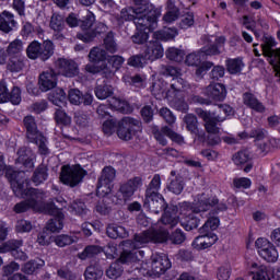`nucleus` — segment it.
Here are the masks:
<instances>
[{
	"mask_svg": "<svg viewBox=\"0 0 280 280\" xmlns=\"http://www.w3.org/2000/svg\"><path fill=\"white\" fill-rule=\"evenodd\" d=\"M25 172L14 171L12 168L7 170L5 177L8 178L13 194L16 198H25L24 201L16 203L13 207L15 213H25V211H38L40 209V202L45 199V192L36 188H27L25 184Z\"/></svg>",
	"mask_w": 280,
	"mask_h": 280,
	"instance_id": "nucleus-1",
	"label": "nucleus"
},
{
	"mask_svg": "<svg viewBox=\"0 0 280 280\" xmlns=\"http://www.w3.org/2000/svg\"><path fill=\"white\" fill-rule=\"evenodd\" d=\"M213 207H215L214 213L226 211V209H229L226 203L220 202L218 197L209 196L205 192L197 196V200L192 206L191 203L184 201L182 203V209H185L187 212L182 226H184L186 231H194V229H198V226H200V218H202L200 213L211 211Z\"/></svg>",
	"mask_w": 280,
	"mask_h": 280,
	"instance_id": "nucleus-2",
	"label": "nucleus"
},
{
	"mask_svg": "<svg viewBox=\"0 0 280 280\" xmlns=\"http://www.w3.org/2000/svg\"><path fill=\"white\" fill-rule=\"evenodd\" d=\"M170 240L171 244H183L185 242V233L179 229L175 230L171 235L167 230H154L150 229L142 233L135 234L133 241H125L122 246L125 248H131V250H139L143 248L145 244H165Z\"/></svg>",
	"mask_w": 280,
	"mask_h": 280,
	"instance_id": "nucleus-3",
	"label": "nucleus"
},
{
	"mask_svg": "<svg viewBox=\"0 0 280 280\" xmlns=\"http://www.w3.org/2000/svg\"><path fill=\"white\" fill-rule=\"evenodd\" d=\"M89 59L90 62L94 63L85 65L86 73H91L92 75L101 73L106 80H110V78L115 77V72L110 70V67L106 62V50H104V48L93 47L90 50Z\"/></svg>",
	"mask_w": 280,
	"mask_h": 280,
	"instance_id": "nucleus-4",
	"label": "nucleus"
},
{
	"mask_svg": "<svg viewBox=\"0 0 280 280\" xmlns=\"http://www.w3.org/2000/svg\"><path fill=\"white\" fill-rule=\"evenodd\" d=\"M195 113L199 119L205 121L207 132L210 135H218L220 132L218 124H222L229 115H233V107L226 104L219 105V113H224L225 116L215 115V113H211L210 110H205L202 108H196Z\"/></svg>",
	"mask_w": 280,
	"mask_h": 280,
	"instance_id": "nucleus-5",
	"label": "nucleus"
},
{
	"mask_svg": "<svg viewBox=\"0 0 280 280\" xmlns=\"http://www.w3.org/2000/svg\"><path fill=\"white\" fill-rule=\"evenodd\" d=\"M118 25H124L126 21H133L137 30H143V27H150L156 30V26L141 12H138L135 7H126L121 9L120 14L116 16Z\"/></svg>",
	"mask_w": 280,
	"mask_h": 280,
	"instance_id": "nucleus-6",
	"label": "nucleus"
},
{
	"mask_svg": "<svg viewBox=\"0 0 280 280\" xmlns=\"http://www.w3.org/2000/svg\"><path fill=\"white\" fill-rule=\"evenodd\" d=\"M143 250L132 252L130 249H124L119 259H117L115 262H112L109 268L106 270L108 279H119L124 272V267L121 264H130V261H135V259L143 257Z\"/></svg>",
	"mask_w": 280,
	"mask_h": 280,
	"instance_id": "nucleus-7",
	"label": "nucleus"
},
{
	"mask_svg": "<svg viewBox=\"0 0 280 280\" xmlns=\"http://www.w3.org/2000/svg\"><path fill=\"white\" fill-rule=\"evenodd\" d=\"M54 42L47 39L42 44L37 40H33L26 48V56L30 60H49L54 56Z\"/></svg>",
	"mask_w": 280,
	"mask_h": 280,
	"instance_id": "nucleus-8",
	"label": "nucleus"
},
{
	"mask_svg": "<svg viewBox=\"0 0 280 280\" xmlns=\"http://www.w3.org/2000/svg\"><path fill=\"white\" fill-rule=\"evenodd\" d=\"M84 176H86V171L80 164L72 166L65 165L61 167L60 180L63 185H68V187H78Z\"/></svg>",
	"mask_w": 280,
	"mask_h": 280,
	"instance_id": "nucleus-9",
	"label": "nucleus"
},
{
	"mask_svg": "<svg viewBox=\"0 0 280 280\" xmlns=\"http://www.w3.org/2000/svg\"><path fill=\"white\" fill-rule=\"evenodd\" d=\"M160 75L174 78L168 89V94L180 93V91L185 89V80L180 78V75H183V70L179 67L162 65L160 66Z\"/></svg>",
	"mask_w": 280,
	"mask_h": 280,
	"instance_id": "nucleus-10",
	"label": "nucleus"
},
{
	"mask_svg": "<svg viewBox=\"0 0 280 280\" xmlns=\"http://www.w3.org/2000/svg\"><path fill=\"white\" fill-rule=\"evenodd\" d=\"M141 126V121L130 118L124 117L118 121V128L116 129L117 137L121 139V141H131L132 137L137 132L136 128Z\"/></svg>",
	"mask_w": 280,
	"mask_h": 280,
	"instance_id": "nucleus-11",
	"label": "nucleus"
},
{
	"mask_svg": "<svg viewBox=\"0 0 280 280\" xmlns=\"http://www.w3.org/2000/svg\"><path fill=\"white\" fill-rule=\"evenodd\" d=\"M45 213H48V215H55L54 219H50L47 224V230L51 231V233H56L58 231H62V228L65 226V223L62 220H65V215L62 212H60V209H58V206L54 201L48 202L44 206Z\"/></svg>",
	"mask_w": 280,
	"mask_h": 280,
	"instance_id": "nucleus-12",
	"label": "nucleus"
},
{
	"mask_svg": "<svg viewBox=\"0 0 280 280\" xmlns=\"http://www.w3.org/2000/svg\"><path fill=\"white\" fill-rule=\"evenodd\" d=\"M21 246H23V240H9L0 245V254L10 253L16 261H27L30 256L21 249Z\"/></svg>",
	"mask_w": 280,
	"mask_h": 280,
	"instance_id": "nucleus-13",
	"label": "nucleus"
},
{
	"mask_svg": "<svg viewBox=\"0 0 280 280\" xmlns=\"http://www.w3.org/2000/svg\"><path fill=\"white\" fill-rule=\"evenodd\" d=\"M133 3V8L140 12L143 16H145L155 27L159 21V16H161V10L156 9L154 4L150 3V0H131Z\"/></svg>",
	"mask_w": 280,
	"mask_h": 280,
	"instance_id": "nucleus-14",
	"label": "nucleus"
},
{
	"mask_svg": "<svg viewBox=\"0 0 280 280\" xmlns=\"http://www.w3.org/2000/svg\"><path fill=\"white\" fill-rule=\"evenodd\" d=\"M117 172L113 168V166H105L98 178L97 194H101V196H108V194L113 191L112 183L115 180Z\"/></svg>",
	"mask_w": 280,
	"mask_h": 280,
	"instance_id": "nucleus-15",
	"label": "nucleus"
},
{
	"mask_svg": "<svg viewBox=\"0 0 280 280\" xmlns=\"http://www.w3.org/2000/svg\"><path fill=\"white\" fill-rule=\"evenodd\" d=\"M260 47L262 55L270 59V65H275L280 70V48L275 49L277 42L270 36H265Z\"/></svg>",
	"mask_w": 280,
	"mask_h": 280,
	"instance_id": "nucleus-16",
	"label": "nucleus"
},
{
	"mask_svg": "<svg viewBox=\"0 0 280 280\" xmlns=\"http://www.w3.org/2000/svg\"><path fill=\"white\" fill-rule=\"evenodd\" d=\"M255 246L258 250V255L262 259H265V261H268L269 264H275V261L279 259V253L277 252V248L268 240L258 238L255 242Z\"/></svg>",
	"mask_w": 280,
	"mask_h": 280,
	"instance_id": "nucleus-17",
	"label": "nucleus"
},
{
	"mask_svg": "<svg viewBox=\"0 0 280 280\" xmlns=\"http://www.w3.org/2000/svg\"><path fill=\"white\" fill-rule=\"evenodd\" d=\"M152 133L161 145H167V139H165V137H168V139L171 141H174L175 143H183L185 141V138H183V136L175 132L174 130H172V128L167 126L162 127L161 130H159V127H153Z\"/></svg>",
	"mask_w": 280,
	"mask_h": 280,
	"instance_id": "nucleus-18",
	"label": "nucleus"
},
{
	"mask_svg": "<svg viewBox=\"0 0 280 280\" xmlns=\"http://www.w3.org/2000/svg\"><path fill=\"white\" fill-rule=\"evenodd\" d=\"M142 185L141 177H133L128 179L127 182L120 184L118 189V198H121L124 202H128L130 198L135 196L137 189H139Z\"/></svg>",
	"mask_w": 280,
	"mask_h": 280,
	"instance_id": "nucleus-19",
	"label": "nucleus"
},
{
	"mask_svg": "<svg viewBox=\"0 0 280 280\" xmlns=\"http://www.w3.org/2000/svg\"><path fill=\"white\" fill-rule=\"evenodd\" d=\"M143 208L158 215V213H161L167 209V203L165 202L163 195H149L144 196Z\"/></svg>",
	"mask_w": 280,
	"mask_h": 280,
	"instance_id": "nucleus-20",
	"label": "nucleus"
},
{
	"mask_svg": "<svg viewBox=\"0 0 280 280\" xmlns=\"http://www.w3.org/2000/svg\"><path fill=\"white\" fill-rule=\"evenodd\" d=\"M170 268H172V261H170L167 254H153L151 256V269L154 275H164Z\"/></svg>",
	"mask_w": 280,
	"mask_h": 280,
	"instance_id": "nucleus-21",
	"label": "nucleus"
},
{
	"mask_svg": "<svg viewBox=\"0 0 280 280\" xmlns=\"http://www.w3.org/2000/svg\"><path fill=\"white\" fill-rule=\"evenodd\" d=\"M56 67L65 78H75V75H80V68L78 63L71 59L60 58L56 61Z\"/></svg>",
	"mask_w": 280,
	"mask_h": 280,
	"instance_id": "nucleus-22",
	"label": "nucleus"
},
{
	"mask_svg": "<svg viewBox=\"0 0 280 280\" xmlns=\"http://www.w3.org/2000/svg\"><path fill=\"white\" fill-rule=\"evenodd\" d=\"M0 102H11V104H21V89L13 86L11 92L8 91L5 81L0 82Z\"/></svg>",
	"mask_w": 280,
	"mask_h": 280,
	"instance_id": "nucleus-23",
	"label": "nucleus"
},
{
	"mask_svg": "<svg viewBox=\"0 0 280 280\" xmlns=\"http://www.w3.org/2000/svg\"><path fill=\"white\" fill-rule=\"evenodd\" d=\"M39 89L43 93H47V91H51V89H56L58 84V74L54 70H46L39 74Z\"/></svg>",
	"mask_w": 280,
	"mask_h": 280,
	"instance_id": "nucleus-24",
	"label": "nucleus"
},
{
	"mask_svg": "<svg viewBox=\"0 0 280 280\" xmlns=\"http://www.w3.org/2000/svg\"><path fill=\"white\" fill-rule=\"evenodd\" d=\"M18 159L15 163L23 165L27 170H34V161H36V154L27 147H21L16 152Z\"/></svg>",
	"mask_w": 280,
	"mask_h": 280,
	"instance_id": "nucleus-25",
	"label": "nucleus"
},
{
	"mask_svg": "<svg viewBox=\"0 0 280 280\" xmlns=\"http://www.w3.org/2000/svg\"><path fill=\"white\" fill-rule=\"evenodd\" d=\"M205 95L213 102H224L226 100V86L222 83H211L206 88Z\"/></svg>",
	"mask_w": 280,
	"mask_h": 280,
	"instance_id": "nucleus-26",
	"label": "nucleus"
},
{
	"mask_svg": "<svg viewBox=\"0 0 280 280\" xmlns=\"http://www.w3.org/2000/svg\"><path fill=\"white\" fill-rule=\"evenodd\" d=\"M218 242V236L211 232L200 233L192 242V246L197 250H205L206 248H211L213 244Z\"/></svg>",
	"mask_w": 280,
	"mask_h": 280,
	"instance_id": "nucleus-27",
	"label": "nucleus"
},
{
	"mask_svg": "<svg viewBox=\"0 0 280 280\" xmlns=\"http://www.w3.org/2000/svg\"><path fill=\"white\" fill-rule=\"evenodd\" d=\"M68 98L70 104H74V106H80V104H84V106H91L93 104V95L90 93L82 94L80 90H70L68 94Z\"/></svg>",
	"mask_w": 280,
	"mask_h": 280,
	"instance_id": "nucleus-28",
	"label": "nucleus"
},
{
	"mask_svg": "<svg viewBox=\"0 0 280 280\" xmlns=\"http://www.w3.org/2000/svg\"><path fill=\"white\" fill-rule=\"evenodd\" d=\"M232 161L234 165H237V167L242 165H246L244 167V172L248 174L250 170H253V164L250 163V152L248 150H241L233 154Z\"/></svg>",
	"mask_w": 280,
	"mask_h": 280,
	"instance_id": "nucleus-29",
	"label": "nucleus"
},
{
	"mask_svg": "<svg viewBox=\"0 0 280 280\" xmlns=\"http://www.w3.org/2000/svg\"><path fill=\"white\" fill-rule=\"evenodd\" d=\"M243 104L247 106V108L255 110V113H266V106L264 103H261L259 98L250 92H245L243 94Z\"/></svg>",
	"mask_w": 280,
	"mask_h": 280,
	"instance_id": "nucleus-30",
	"label": "nucleus"
},
{
	"mask_svg": "<svg viewBox=\"0 0 280 280\" xmlns=\"http://www.w3.org/2000/svg\"><path fill=\"white\" fill-rule=\"evenodd\" d=\"M144 56L148 60H159V58H163V46L158 40L147 43Z\"/></svg>",
	"mask_w": 280,
	"mask_h": 280,
	"instance_id": "nucleus-31",
	"label": "nucleus"
},
{
	"mask_svg": "<svg viewBox=\"0 0 280 280\" xmlns=\"http://www.w3.org/2000/svg\"><path fill=\"white\" fill-rule=\"evenodd\" d=\"M16 27V21L14 20V14L10 11H3L0 13V32L4 34H10L12 30Z\"/></svg>",
	"mask_w": 280,
	"mask_h": 280,
	"instance_id": "nucleus-32",
	"label": "nucleus"
},
{
	"mask_svg": "<svg viewBox=\"0 0 280 280\" xmlns=\"http://www.w3.org/2000/svg\"><path fill=\"white\" fill-rule=\"evenodd\" d=\"M24 127L26 128V138L28 141H34L40 131L38 130V125L36 124V118L28 115L23 119Z\"/></svg>",
	"mask_w": 280,
	"mask_h": 280,
	"instance_id": "nucleus-33",
	"label": "nucleus"
},
{
	"mask_svg": "<svg viewBox=\"0 0 280 280\" xmlns=\"http://www.w3.org/2000/svg\"><path fill=\"white\" fill-rule=\"evenodd\" d=\"M249 275H252L254 280H272L268 272V267L264 265L259 266L257 262H252L249 267Z\"/></svg>",
	"mask_w": 280,
	"mask_h": 280,
	"instance_id": "nucleus-34",
	"label": "nucleus"
},
{
	"mask_svg": "<svg viewBox=\"0 0 280 280\" xmlns=\"http://www.w3.org/2000/svg\"><path fill=\"white\" fill-rule=\"evenodd\" d=\"M107 31H108V26H106V24L98 23L94 31L79 33L77 35V38H79V40H83V43H91V40H93V38H95V36H97V34H104Z\"/></svg>",
	"mask_w": 280,
	"mask_h": 280,
	"instance_id": "nucleus-35",
	"label": "nucleus"
},
{
	"mask_svg": "<svg viewBox=\"0 0 280 280\" xmlns=\"http://www.w3.org/2000/svg\"><path fill=\"white\" fill-rule=\"evenodd\" d=\"M186 125V130L194 135L195 137H200V128H198V117L194 114H186L183 118Z\"/></svg>",
	"mask_w": 280,
	"mask_h": 280,
	"instance_id": "nucleus-36",
	"label": "nucleus"
},
{
	"mask_svg": "<svg viewBox=\"0 0 280 280\" xmlns=\"http://www.w3.org/2000/svg\"><path fill=\"white\" fill-rule=\"evenodd\" d=\"M178 36V30L175 27H164L163 30L153 33L155 40H174Z\"/></svg>",
	"mask_w": 280,
	"mask_h": 280,
	"instance_id": "nucleus-37",
	"label": "nucleus"
},
{
	"mask_svg": "<svg viewBox=\"0 0 280 280\" xmlns=\"http://www.w3.org/2000/svg\"><path fill=\"white\" fill-rule=\"evenodd\" d=\"M44 266L45 260L37 258L23 264L21 270L24 272V275H34L36 270H40V268Z\"/></svg>",
	"mask_w": 280,
	"mask_h": 280,
	"instance_id": "nucleus-38",
	"label": "nucleus"
},
{
	"mask_svg": "<svg viewBox=\"0 0 280 280\" xmlns=\"http://www.w3.org/2000/svg\"><path fill=\"white\" fill-rule=\"evenodd\" d=\"M49 168H47V165L40 164L37 166V168L34 171L32 176V182L35 185H42V183H45L47 178H49Z\"/></svg>",
	"mask_w": 280,
	"mask_h": 280,
	"instance_id": "nucleus-39",
	"label": "nucleus"
},
{
	"mask_svg": "<svg viewBox=\"0 0 280 280\" xmlns=\"http://www.w3.org/2000/svg\"><path fill=\"white\" fill-rule=\"evenodd\" d=\"M137 30L138 32L131 36L132 43H135V45H145L150 38V32L154 31V28L142 27Z\"/></svg>",
	"mask_w": 280,
	"mask_h": 280,
	"instance_id": "nucleus-40",
	"label": "nucleus"
},
{
	"mask_svg": "<svg viewBox=\"0 0 280 280\" xmlns=\"http://www.w3.org/2000/svg\"><path fill=\"white\" fill-rule=\"evenodd\" d=\"M220 226V219L215 217V212H209L208 213V220L205 222V224L199 229V233H209L210 231H215Z\"/></svg>",
	"mask_w": 280,
	"mask_h": 280,
	"instance_id": "nucleus-41",
	"label": "nucleus"
},
{
	"mask_svg": "<svg viewBox=\"0 0 280 280\" xmlns=\"http://www.w3.org/2000/svg\"><path fill=\"white\" fill-rule=\"evenodd\" d=\"M106 234L112 240H117V237L126 238L128 237V230L121 225L110 224L106 229Z\"/></svg>",
	"mask_w": 280,
	"mask_h": 280,
	"instance_id": "nucleus-42",
	"label": "nucleus"
},
{
	"mask_svg": "<svg viewBox=\"0 0 280 280\" xmlns=\"http://www.w3.org/2000/svg\"><path fill=\"white\" fill-rule=\"evenodd\" d=\"M7 67H8V70L11 71V73H20V71H23L25 67V61L23 60V56L10 57Z\"/></svg>",
	"mask_w": 280,
	"mask_h": 280,
	"instance_id": "nucleus-43",
	"label": "nucleus"
},
{
	"mask_svg": "<svg viewBox=\"0 0 280 280\" xmlns=\"http://www.w3.org/2000/svg\"><path fill=\"white\" fill-rule=\"evenodd\" d=\"M162 224L166 226L167 229H174L176 224H178V214H176V211H165L164 214L161 218Z\"/></svg>",
	"mask_w": 280,
	"mask_h": 280,
	"instance_id": "nucleus-44",
	"label": "nucleus"
},
{
	"mask_svg": "<svg viewBox=\"0 0 280 280\" xmlns=\"http://www.w3.org/2000/svg\"><path fill=\"white\" fill-rule=\"evenodd\" d=\"M48 100L55 104V106H61V104H65V100H67V94L65 90L57 88L48 94Z\"/></svg>",
	"mask_w": 280,
	"mask_h": 280,
	"instance_id": "nucleus-45",
	"label": "nucleus"
},
{
	"mask_svg": "<svg viewBox=\"0 0 280 280\" xmlns=\"http://www.w3.org/2000/svg\"><path fill=\"white\" fill-rule=\"evenodd\" d=\"M161 189V175L155 174L152 180L149 183L145 189V196H156L161 195L159 191Z\"/></svg>",
	"mask_w": 280,
	"mask_h": 280,
	"instance_id": "nucleus-46",
	"label": "nucleus"
},
{
	"mask_svg": "<svg viewBox=\"0 0 280 280\" xmlns=\"http://www.w3.org/2000/svg\"><path fill=\"white\" fill-rule=\"evenodd\" d=\"M85 280H98L104 277V270L100 266H89L84 271Z\"/></svg>",
	"mask_w": 280,
	"mask_h": 280,
	"instance_id": "nucleus-47",
	"label": "nucleus"
},
{
	"mask_svg": "<svg viewBox=\"0 0 280 280\" xmlns=\"http://www.w3.org/2000/svg\"><path fill=\"white\" fill-rule=\"evenodd\" d=\"M70 209L77 215L84 218V215H89V208H86V203L84 201L77 199L70 203Z\"/></svg>",
	"mask_w": 280,
	"mask_h": 280,
	"instance_id": "nucleus-48",
	"label": "nucleus"
},
{
	"mask_svg": "<svg viewBox=\"0 0 280 280\" xmlns=\"http://www.w3.org/2000/svg\"><path fill=\"white\" fill-rule=\"evenodd\" d=\"M54 242L59 248H65V246H71V244H75V242H78V237L68 234H61L55 236Z\"/></svg>",
	"mask_w": 280,
	"mask_h": 280,
	"instance_id": "nucleus-49",
	"label": "nucleus"
},
{
	"mask_svg": "<svg viewBox=\"0 0 280 280\" xmlns=\"http://www.w3.org/2000/svg\"><path fill=\"white\" fill-rule=\"evenodd\" d=\"M7 54L10 58L21 56V54H23V40L14 39L11 42L7 47Z\"/></svg>",
	"mask_w": 280,
	"mask_h": 280,
	"instance_id": "nucleus-50",
	"label": "nucleus"
},
{
	"mask_svg": "<svg viewBox=\"0 0 280 280\" xmlns=\"http://www.w3.org/2000/svg\"><path fill=\"white\" fill-rule=\"evenodd\" d=\"M102 253V247L97 245H90L84 248L82 253L78 254L79 259H91L92 257H95Z\"/></svg>",
	"mask_w": 280,
	"mask_h": 280,
	"instance_id": "nucleus-51",
	"label": "nucleus"
},
{
	"mask_svg": "<svg viewBox=\"0 0 280 280\" xmlns=\"http://www.w3.org/2000/svg\"><path fill=\"white\" fill-rule=\"evenodd\" d=\"M104 47L109 54H117L119 48L117 46V42H115V33H107L106 37L104 38Z\"/></svg>",
	"mask_w": 280,
	"mask_h": 280,
	"instance_id": "nucleus-52",
	"label": "nucleus"
},
{
	"mask_svg": "<svg viewBox=\"0 0 280 280\" xmlns=\"http://www.w3.org/2000/svg\"><path fill=\"white\" fill-rule=\"evenodd\" d=\"M244 68V62L242 59H228L226 60V69L231 73V75H235L236 73H240L242 69Z\"/></svg>",
	"mask_w": 280,
	"mask_h": 280,
	"instance_id": "nucleus-53",
	"label": "nucleus"
},
{
	"mask_svg": "<svg viewBox=\"0 0 280 280\" xmlns=\"http://www.w3.org/2000/svg\"><path fill=\"white\" fill-rule=\"evenodd\" d=\"M166 58L168 60H173L174 62H183V60H185V51L171 47L166 50Z\"/></svg>",
	"mask_w": 280,
	"mask_h": 280,
	"instance_id": "nucleus-54",
	"label": "nucleus"
},
{
	"mask_svg": "<svg viewBox=\"0 0 280 280\" xmlns=\"http://www.w3.org/2000/svg\"><path fill=\"white\" fill-rule=\"evenodd\" d=\"M168 191L175 194V196H180L183 194V189H185V183L183 182V177H176L173 179L167 186Z\"/></svg>",
	"mask_w": 280,
	"mask_h": 280,
	"instance_id": "nucleus-55",
	"label": "nucleus"
},
{
	"mask_svg": "<svg viewBox=\"0 0 280 280\" xmlns=\"http://www.w3.org/2000/svg\"><path fill=\"white\" fill-rule=\"evenodd\" d=\"M94 93L97 100H107L113 95V86L108 84L98 85L95 88Z\"/></svg>",
	"mask_w": 280,
	"mask_h": 280,
	"instance_id": "nucleus-56",
	"label": "nucleus"
},
{
	"mask_svg": "<svg viewBox=\"0 0 280 280\" xmlns=\"http://www.w3.org/2000/svg\"><path fill=\"white\" fill-rule=\"evenodd\" d=\"M28 141L31 143H35L36 145H38L39 154H44L45 156L46 154H49V148H47V138H45L43 133H39L38 136H36L34 140H28Z\"/></svg>",
	"mask_w": 280,
	"mask_h": 280,
	"instance_id": "nucleus-57",
	"label": "nucleus"
},
{
	"mask_svg": "<svg viewBox=\"0 0 280 280\" xmlns=\"http://www.w3.org/2000/svg\"><path fill=\"white\" fill-rule=\"evenodd\" d=\"M202 56L201 50L199 52H191L186 56L185 65L187 67H200L202 65Z\"/></svg>",
	"mask_w": 280,
	"mask_h": 280,
	"instance_id": "nucleus-58",
	"label": "nucleus"
},
{
	"mask_svg": "<svg viewBox=\"0 0 280 280\" xmlns=\"http://www.w3.org/2000/svg\"><path fill=\"white\" fill-rule=\"evenodd\" d=\"M50 28L54 30V32H62V30H65V18L60 14H52Z\"/></svg>",
	"mask_w": 280,
	"mask_h": 280,
	"instance_id": "nucleus-59",
	"label": "nucleus"
},
{
	"mask_svg": "<svg viewBox=\"0 0 280 280\" xmlns=\"http://www.w3.org/2000/svg\"><path fill=\"white\" fill-rule=\"evenodd\" d=\"M117 128H119V120L115 118L108 119L103 124V132L107 135V137H110Z\"/></svg>",
	"mask_w": 280,
	"mask_h": 280,
	"instance_id": "nucleus-60",
	"label": "nucleus"
},
{
	"mask_svg": "<svg viewBox=\"0 0 280 280\" xmlns=\"http://www.w3.org/2000/svg\"><path fill=\"white\" fill-rule=\"evenodd\" d=\"M95 23V14L93 12H89L86 16L83 18L81 21L80 27L83 30L84 34L85 32H93L91 31V27H93V24Z\"/></svg>",
	"mask_w": 280,
	"mask_h": 280,
	"instance_id": "nucleus-61",
	"label": "nucleus"
},
{
	"mask_svg": "<svg viewBox=\"0 0 280 280\" xmlns=\"http://www.w3.org/2000/svg\"><path fill=\"white\" fill-rule=\"evenodd\" d=\"M55 121L60 126H71V117L65 110L57 109L55 113Z\"/></svg>",
	"mask_w": 280,
	"mask_h": 280,
	"instance_id": "nucleus-62",
	"label": "nucleus"
},
{
	"mask_svg": "<svg viewBox=\"0 0 280 280\" xmlns=\"http://www.w3.org/2000/svg\"><path fill=\"white\" fill-rule=\"evenodd\" d=\"M57 276L59 279H65V280H75L78 279V275L75 272L71 271V269L67 267H61L57 270Z\"/></svg>",
	"mask_w": 280,
	"mask_h": 280,
	"instance_id": "nucleus-63",
	"label": "nucleus"
},
{
	"mask_svg": "<svg viewBox=\"0 0 280 280\" xmlns=\"http://www.w3.org/2000/svg\"><path fill=\"white\" fill-rule=\"evenodd\" d=\"M231 265L225 264L221 267H219L218 272H217V278L219 280H229L231 279Z\"/></svg>",
	"mask_w": 280,
	"mask_h": 280,
	"instance_id": "nucleus-64",
	"label": "nucleus"
}]
</instances>
